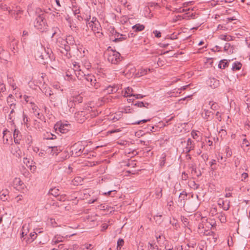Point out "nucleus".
I'll return each mask as SVG.
<instances>
[{
    "label": "nucleus",
    "instance_id": "4468645a",
    "mask_svg": "<svg viewBox=\"0 0 250 250\" xmlns=\"http://www.w3.org/2000/svg\"><path fill=\"white\" fill-rule=\"evenodd\" d=\"M118 89L116 86L109 85L103 89V92L106 94H110L117 92Z\"/></svg>",
    "mask_w": 250,
    "mask_h": 250
},
{
    "label": "nucleus",
    "instance_id": "f257e3e1",
    "mask_svg": "<svg viewBox=\"0 0 250 250\" xmlns=\"http://www.w3.org/2000/svg\"><path fill=\"white\" fill-rule=\"evenodd\" d=\"M75 73L78 79L81 80L83 77L87 82L89 83V85L87 86L89 88L97 89L101 86L100 83L97 81L94 75L89 74L85 75L81 70L77 71Z\"/></svg>",
    "mask_w": 250,
    "mask_h": 250
},
{
    "label": "nucleus",
    "instance_id": "bf43d9fd",
    "mask_svg": "<svg viewBox=\"0 0 250 250\" xmlns=\"http://www.w3.org/2000/svg\"><path fill=\"white\" fill-rule=\"evenodd\" d=\"M192 2H193L192 1H188V2H184L183 4V7L184 8L187 7V6L191 5L192 4Z\"/></svg>",
    "mask_w": 250,
    "mask_h": 250
},
{
    "label": "nucleus",
    "instance_id": "338daca9",
    "mask_svg": "<svg viewBox=\"0 0 250 250\" xmlns=\"http://www.w3.org/2000/svg\"><path fill=\"white\" fill-rule=\"evenodd\" d=\"M180 18H181V16H179V15L177 16H176V17H175L174 18H173L172 21H173V22H175L178 20H179Z\"/></svg>",
    "mask_w": 250,
    "mask_h": 250
},
{
    "label": "nucleus",
    "instance_id": "72a5a7b5",
    "mask_svg": "<svg viewBox=\"0 0 250 250\" xmlns=\"http://www.w3.org/2000/svg\"><path fill=\"white\" fill-rule=\"evenodd\" d=\"M200 134V132L199 131H194V130H193L192 131L191 133V135L192 137V138L194 139H195V140H198V141H199V134Z\"/></svg>",
    "mask_w": 250,
    "mask_h": 250
},
{
    "label": "nucleus",
    "instance_id": "6ab92c4d",
    "mask_svg": "<svg viewBox=\"0 0 250 250\" xmlns=\"http://www.w3.org/2000/svg\"><path fill=\"white\" fill-rule=\"evenodd\" d=\"M13 136L15 144H20V141L21 139V136L20 135V131L17 129H15Z\"/></svg>",
    "mask_w": 250,
    "mask_h": 250
},
{
    "label": "nucleus",
    "instance_id": "de8ad7c7",
    "mask_svg": "<svg viewBox=\"0 0 250 250\" xmlns=\"http://www.w3.org/2000/svg\"><path fill=\"white\" fill-rule=\"evenodd\" d=\"M210 112L208 111V110H205L204 113H202V116L204 118L208 119L210 116Z\"/></svg>",
    "mask_w": 250,
    "mask_h": 250
},
{
    "label": "nucleus",
    "instance_id": "393cba45",
    "mask_svg": "<svg viewBox=\"0 0 250 250\" xmlns=\"http://www.w3.org/2000/svg\"><path fill=\"white\" fill-rule=\"evenodd\" d=\"M132 29L136 32L141 31L145 29V26L143 24H136L132 26Z\"/></svg>",
    "mask_w": 250,
    "mask_h": 250
},
{
    "label": "nucleus",
    "instance_id": "bb28decb",
    "mask_svg": "<svg viewBox=\"0 0 250 250\" xmlns=\"http://www.w3.org/2000/svg\"><path fill=\"white\" fill-rule=\"evenodd\" d=\"M22 183L19 178H15L13 181L14 187L17 188L19 186H21Z\"/></svg>",
    "mask_w": 250,
    "mask_h": 250
},
{
    "label": "nucleus",
    "instance_id": "5701e85b",
    "mask_svg": "<svg viewBox=\"0 0 250 250\" xmlns=\"http://www.w3.org/2000/svg\"><path fill=\"white\" fill-rule=\"evenodd\" d=\"M242 66V65L240 62H235L233 63L231 69L233 71L239 70L241 68Z\"/></svg>",
    "mask_w": 250,
    "mask_h": 250
},
{
    "label": "nucleus",
    "instance_id": "9b49d317",
    "mask_svg": "<svg viewBox=\"0 0 250 250\" xmlns=\"http://www.w3.org/2000/svg\"><path fill=\"white\" fill-rule=\"evenodd\" d=\"M86 111H78L75 113V119L79 123H83L86 119Z\"/></svg>",
    "mask_w": 250,
    "mask_h": 250
},
{
    "label": "nucleus",
    "instance_id": "7c9ffc66",
    "mask_svg": "<svg viewBox=\"0 0 250 250\" xmlns=\"http://www.w3.org/2000/svg\"><path fill=\"white\" fill-rule=\"evenodd\" d=\"M218 218L221 223H225L226 222V216L223 212L218 213Z\"/></svg>",
    "mask_w": 250,
    "mask_h": 250
},
{
    "label": "nucleus",
    "instance_id": "3c124183",
    "mask_svg": "<svg viewBox=\"0 0 250 250\" xmlns=\"http://www.w3.org/2000/svg\"><path fill=\"white\" fill-rule=\"evenodd\" d=\"M52 86L53 88L56 89H60L61 91L62 92L63 91V89L61 88L60 85L58 83H54L53 84Z\"/></svg>",
    "mask_w": 250,
    "mask_h": 250
},
{
    "label": "nucleus",
    "instance_id": "a211bd4d",
    "mask_svg": "<svg viewBox=\"0 0 250 250\" xmlns=\"http://www.w3.org/2000/svg\"><path fill=\"white\" fill-rule=\"evenodd\" d=\"M134 91L131 87H127L125 88V92L124 93V96L126 97H133L134 95Z\"/></svg>",
    "mask_w": 250,
    "mask_h": 250
},
{
    "label": "nucleus",
    "instance_id": "774afa93",
    "mask_svg": "<svg viewBox=\"0 0 250 250\" xmlns=\"http://www.w3.org/2000/svg\"><path fill=\"white\" fill-rule=\"evenodd\" d=\"M97 199H98L97 197H95L94 198L90 199L88 201V203L89 204H92V203H94L95 202H96L97 200Z\"/></svg>",
    "mask_w": 250,
    "mask_h": 250
},
{
    "label": "nucleus",
    "instance_id": "1a4fd4ad",
    "mask_svg": "<svg viewBox=\"0 0 250 250\" xmlns=\"http://www.w3.org/2000/svg\"><path fill=\"white\" fill-rule=\"evenodd\" d=\"M71 104L70 102H68L67 101L66 103L63 104L62 103L60 105H61L62 111L64 114L69 115L73 112L74 108Z\"/></svg>",
    "mask_w": 250,
    "mask_h": 250
},
{
    "label": "nucleus",
    "instance_id": "9d476101",
    "mask_svg": "<svg viewBox=\"0 0 250 250\" xmlns=\"http://www.w3.org/2000/svg\"><path fill=\"white\" fill-rule=\"evenodd\" d=\"M8 105L9 106V109H10V113L8 115V120H10L11 122L13 123L15 119L18 108L15 103H11Z\"/></svg>",
    "mask_w": 250,
    "mask_h": 250
},
{
    "label": "nucleus",
    "instance_id": "c756f323",
    "mask_svg": "<svg viewBox=\"0 0 250 250\" xmlns=\"http://www.w3.org/2000/svg\"><path fill=\"white\" fill-rule=\"evenodd\" d=\"M151 71V69L148 68H141L139 70L138 74L139 75V76H142L145 75H146L148 72H150Z\"/></svg>",
    "mask_w": 250,
    "mask_h": 250
},
{
    "label": "nucleus",
    "instance_id": "a878e982",
    "mask_svg": "<svg viewBox=\"0 0 250 250\" xmlns=\"http://www.w3.org/2000/svg\"><path fill=\"white\" fill-rule=\"evenodd\" d=\"M49 193L53 196L57 197L60 194V191L58 188H51L49 191Z\"/></svg>",
    "mask_w": 250,
    "mask_h": 250
},
{
    "label": "nucleus",
    "instance_id": "f3484780",
    "mask_svg": "<svg viewBox=\"0 0 250 250\" xmlns=\"http://www.w3.org/2000/svg\"><path fill=\"white\" fill-rule=\"evenodd\" d=\"M225 201L222 199H219L218 201V205L220 208H222L224 210H228L229 209L230 206V202L228 201L227 205L225 204Z\"/></svg>",
    "mask_w": 250,
    "mask_h": 250
},
{
    "label": "nucleus",
    "instance_id": "4c0bfd02",
    "mask_svg": "<svg viewBox=\"0 0 250 250\" xmlns=\"http://www.w3.org/2000/svg\"><path fill=\"white\" fill-rule=\"evenodd\" d=\"M124 241L122 238H119L117 242V249L118 250H120L121 249V247L124 245Z\"/></svg>",
    "mask_w": 250,
    "mask_h": 250
},
{
    "label": "nucleus",
    "instance_id": "603ef678",
    "mask_svg": "<svg viewBox=\"0 0 250 250\" xmlns=\"http://www.w3.org/2000/svg\"><path fill=\"white\" fill-rule=\"evenodd\" d=\"M57 199L61 201H64L66 199V196L64 195H58L57 197Z\"/></svg>",
    "mask_w": 250,
    "mask_h": 250
},
{
    "label": "nucleus",
    "instance_id": "69168bd1",
    "mask_svg": "<svg viewBox=\"0 0 250 250\" xmlns=\"http://www.w3.org/2000/svg\"><path fill=\"white\" fill-rule=\"evenodd\" d=\"M187 196V193H185L184 191L181 192L179 195L180 198H184Z\"/></svg>",
    "mask_w": 250,
    "mask_h": 250
},
{
    "label": "nucleus",
    "instance_id": "5fc2aeb1",
    "mask_svg": "<svg viewBox=\"0 0 250 250\" xmlns=\"http://www.w3.org/2000/svg\"><path fill=\"white\" fill-rule=\"evenodd\" d=\"M11 99L14 100V99L13 98V96L12 94H10L7 98V102L8 104L13 103V101H10V100Z\"/></svg>",
    "mask_w": 250,
    "mask_h": 250
},
{
    "label": "nucleus",
    "instance_id": "a18cd8bd",
    "mask_svg": "<svg viewBox=\"0 0 250 250\" xmlns=\"http://www.w3.org/2000/svg\"><path fill=\"white\" fill-rule=\"evenodd\" d=\"M230 44L229 43H226L225 45H224V51H226V52H228L229 53L230 52H231V49H230Z\"/></svg>",
    "mask_w": 250,
    "mask_h": 250
},
{
    "label": "nucleus",
    "instance_id": "0eeeda50",
    "mask_svg": "<svg viewBox=\"0 0 250 250\" xmlns=\"http://www.w3.org/2000/svg\"><path fill=\"white\" fill-rule=\"evenodd\" d=\"M50 101L54 106L58 107L62 104L63 96L58 94H52L49 97Z\"/></svg>",
    "mask_w": 250,
    "mask_h": 250
},
{
    "label": "nucleus",
    "instance_id": "f8f14e48",
    "mask_svg": "<svg viewBox=\"0 0 250 250\" xmlns=\"http://www.w3.org/2000/svg\"><path fill=\"white\" fill-rule=\"evenodd\" d=\"M11 152L16 157H19L21 156V152L19 147L15 144H12L11 146Z\"/></svg>",
    "mask_w": 250,
    "mask_h": 250
},
{
    "label": "nucleus",
    "instance_id": "8fccbe9b",
    "mask_svg": "<svg viewBox=\"0 0 250 250\" xmlns=\"http://www.w3.org/2000/svg\"><path fill=\"white\" fill-rule=\"evenodd\" d=\"M150 121V119H147V120L144 119V120H140V121H139L133 123L132 124H133V125H140V124H141L142 123H146V122H147V121Z\"/></svg>",
    "mask_w": 250,
    "mask_h": 250
},
{
    "label": "nucleus",
    "instance_id": "dca6fc26",
    "mask_svg": "<svg viewBox=\"0 0 250 250\" xmlns=\"http://www.w3.org/2000/svg\"><path fill=\"white\" fill-rule=\"evenodd\" d=\"M195 144L194 142L190 138H188L187 142V146L186 147L187 152H189L191 150L194 149Z\"/></svg>",
    "mask_w": 250,
    "mask_h": 250
},
{
    "label": "nucleus",
    "instance_id": "0e129e2a",
    "mask_svg": "<svg viewBox=\"0 0 250 250\" xmlns=\"http://www.w3.org/2000/svg\"><path fill=\"white\" fill-rule=\"evenodd\" d=\"M248 177V174L247 173L244 172L242 174V180L246 179Z\"/></svg>",
    "mask_w": 250,
    "mask_h": 250
},
{
    "label": "nucleus",
    "instance_id": "e2e57ef3",
    "mask_svg": "<svg viewBox=\"0 0 250 250\" xmlns=\"http://www.w3.org/2000/svg\"><path fill=\"white\" fill-rule=\"evenodd\" d=\"M199 207V204H196V205H195L193 208L191 209V210L190 211V212H193L194 211H195L197 208H198Z\"/></svg>",
    "mask_w": 250,
    "mask_h": 250
},
{
    "label": "nucleus",
    "instance_id": "c03bdc74",
    "mask_svg": "<svg viewBox=\"0 0 250 250\" xmlns=\"http://www.w3.org/2000/svg\"><path fill=\"white\" fill-rule=\"evenodd\" d=\"M156 197L158 198H160L162 196V189L161 188H158L156 191Z\"/></svg>",
    "mask_w": 250,
    "mask_h": 250
},
{
    "label": "nucleus",
    "instance_id": "4d7b16f0",
    "mask_svg": "<svg viewBox=\"0 0 250 250\" xmlns=\"http://www.w3.org/2000/svg\"><path fill=\"white\" fill-rule=\"evenodd\" d=\"M6 90L5 85L3 83L0 84V92H4Z\"/></svg>",
    "mask_w": 250,
    "mask_h": 250
},
{
    "label": "nucleus",
    "instance_id": "680f3d73",
    "mask_svg": "<svg viewBox=\"0 0 250 250\" xmlns=\"http://www.w3.org/2000/svg\"><path fill=\"white\" fill-rule=\"evenodd\" d=\"M121 131V130L120 128H118V129H111V130H109L108 132L110 133H114L120 132Z\"/></svg>",
    "mask_w": 250,
    "mask_h": 250
},
{
    "label": "nucleus",
    "instance_id": "2f4dec72",
    "mask_svg": "<svg viewBox=\"0 0 250 250\" xmlns=\"http://www.w3.org/2000/svg\"><path fill=\"white\" fill-rule=\"evenodd\" d=\"M63 238L60 236H56L54 237L52 240V244H56L59 242L62 241Z\"/></svg>",
    "mask_w": 250,
    "mask_h": 250
},
{
    "label": "nucleus",
    "instance_id": "2eb2a0df",
    "mask_svg": "<svg viewBox=\"0 0 250 250\" xmlns=\"http://www.w3.org/2000/svg\"><path fill=\"white\" fill-rule=\"evenodd\" d=\"M71 5H72V10L75 16L77 15V18L79 20H81V19H82V18L80 16L78 15V14L80 13V11L79 8L77 7V6L76 5V2L72 1V4H71Z\"/></svg>",
    "mask_w": 250,
    "mask_h": 250
},
{
    "label": "nucleus",
    "instance_id": "052dcab7",
    "mask_svg": "<svg viewBox=\"0 0 250 250\" xmlns=\"http://www.w3.org/2000/svg\"><path fill=\"white\" fill-rule=\"evenodd\" d=\"M227 35H221L219 36V38L223 41H227Z\"/></svg>",
    "mask_w": 250,
    "mask_h": 250
},
{
    "label": "nucleus",
    "instance_id": "6e6552de",
    "mask_svg": "<svg viewBox=\"0 0 250 250\" xmlns=\"http://www.w3.org/2000/svg\"><path fill=\"white\" fill-rule=\"evenodd\" d=\"M43 52H40L38 51L36 56L43 61V62H45V61L48 59H50L51 55H52V51L47 48V49H44L42 50Z\"/></svg>",
    "mask_w": 250,
    "mask_h": 250
},
{
    "label": "nucleus",
    "instance_id": "39448f33",
    "mask_svg": "<svg viewBox=\"0 0 250 250\" xmlns=\"http://www.w3.org/2000/svg\"><path fill=\"white\" fill-rule=\"evenodd\" d=\"M86 24L87 27L90 28L95 34H97V37L101 38L102 37L103 34L101 32L102 28L99 21L87 22Z\"/></svg>",
    "mask_w": 250,
    "mask_h": 250
},
{
    "label": "nucleus",
    "instance_id": "864d4df0",
    "mask_svg": "<svg viewBox=\"0 0 250 250\" xmlns=\"http://www.w3.org/2000/svg\"><path fill=\"white\" fill-rule=\"evenodd\" d=\"M189 9H184V8H182L181 7L179 8V9H175V11L176 12H178V13H182V12H186L187 11H188L189 10Z\"/></svg>",
    "mask_w": 250,
    "mask_h": 250
},
{
    "label": "nucleus",
    "instance_id": "cd10ccee",
    "mask_svg": "<svg viewBox=\"0 0 250 250\" xmlns=\"http://www.w3.org/2000/svg\"><path fill=\"white\" fill-rule=\"evenodd\" d=\"M228 65L229 62L226 60H223L220 62L218 64V67L221 69H225L226 67H228Z\"/></svg>",
    "mask_w": 250,
    "mask_h": 250
},
{
    "label": "nucleus",
    "instance_id": "ea45409f",
    "mask_svg": "<svg viewBox=\"0 0 250 250\" xmlns=\"http://www.w3.org/2000/svg\"><path fill=\"white\" fill-rule=\"evenodd\" d=\"M23 163L27 167H32V161L30 162V160L27 158H23Z\"/></svg>",
    "mask_w": 250,
    "mask_h": 250
},
{
    "label": "nucleus",
    "instance_id": "20e7f679",
    "mask_svg": "<svg viewBox=\"0 0 250 250\" xmlns=\"http://www.w3.org/2000/svg\"><path fill=\"white\" fill-rule=\"evenodd\" d=\"M70 149L72 156L78 157L84 151V146L82 145V142H79L74 144Z\"/></svg>",
    "mask_w": 250,
    "mask_h": 250
},
{
    "label": "nucleus",
    "instance_id": "c9c22d12",
    "mask_svg": "<svg viewBox=\"0 0 250 250\" xmlns=\"http://www.w3.org/2000/svg\"><path fill=\"white\" fill-rule=\"evenodd\" d=\"M92 249V245L90 244H85L84 245L82 246L80 248L79 250H91Z\"/></svg>",
    "mask_w": 250,
    "mask_h": 250
},
{
    "label": "nucleus",
    "instance_id": "f03ea898",
    "mask_svg": "<svg viewBox=\"0 0 250 250\" xmlns=\"http://www.w3.org/2000/svg\"><path fill=\"white\" fill-rule=\"evenodd\" d=\"M34 27L39 31L43 32L46 29L47 24L45 20V14L42 13L36 18L34 22Z\"/></svg>",
    "mask_w": 250,
    "mask_h": 250
},
{
    "label": "nucleus",
    "instance_id": "4be33fe9",
    "mask_svg": "<svg viewBox=\"0 0 250 250\" xmlns=\"http://www.w3.org/2000/svg\"><path fill=\"white\" fill-rule=\"evenodd\" d=\"M115 39L114 40V41L117 42V41H122L123 40H124L126 39V37L125 35H123L122 34H120V33L117 32L116 31L115 32Z\"/></svg>",
    "mask_w": 250,
    "mask_h": 250
},
{
    "label": "nucleus",
    "instance_id": "37998d69",
    "mask_svg": "<svg viewBox=\"0 0 250 250\" xmlns=\"http://www.w3.org/2000/svg\"><path fill=\"white\" fill-rule=\"evenodd\" d=\"M74 97L78 104L82 103L83 98L80 95H77L74 96Z\"/></svg>",
    "mask_w": 250,
    "mask_h": 250
},
{
    "label": "nucleus",
    "instance_id": "58836bf2",
    "mask_svg": "<svg viewBox=\"0 0 250 250\" xmlns=\"http://www.w3.org/2000/svg\"><path fill=\"white\" fill-rule=\"evenodd\" d=\"M22 13V11L20 9V7H17L14 10V12L12 11L11 14L12 15H21Z\"/></svg>",
    "mask_w": 250,
    "mask_h": 250
},
{
    "label": "nucleus",
    "instance_id": "13d9d810",
    "mask_svg": "<svg viewBox=\"0 0 250 250\" xmlns=\"http://www.w3.org/2000/svg\"><path fill=\"white\" fill-rule=\"evenodd\" d=\"M144 97H145V95H143L141 94H134L133 96V97H134L135 99H141V98H144Z\"/></svg>",
    "mask_w": 250,
    "mask_h": 250
},
{
    "label": "nucleus",
    "instance_id": "f704fd0d",
    "mask_svg": "<svg viewBox=\"0 0 250 250\" xmlns=\"http://www.w3.org/2000/svg\"><path fill=\"white\" fill-rule=\"evenodd\" d=\"M67 101L68 102H70V103L72 105V106L74 108L75 107L76 104H78L77 103L74 96H72L69 97L68 98H67Z\"/></svg>",
    "mask_w": 250,
    "mask_h": 250
},
{
    "label": "nucleus",
    "instance_id": "ddd939ff",
    "mask_svg": "<svg viewBox=\"0 0 250 250\" xmlns=\"http://www.w3.org/2000/svg\"><path fill=\"white\" fill-rule=\"evenodd\" d=\"M45 151L46 152L50 153L52 155H57L61 151V150L57 146H48L46 148Z\"/></svg>",
    "mask_w": 250,
    "mask_h": 250
},
{
    "label": "nucleus",
    "instance_id": "49530a36",
    "mask_svg": "<svg viewBox=\"0 0 250 250\" xmlns=\"http://www.w3.org/2000/svg\"><path fill=\"white\" fill-rule=\"evenodd\" d=\"M25 228H26V229H27V227H26V225H23L22 227V231L21 234V238H23L25 235H27V231L25 230Z\"/></svg>",
    "mask_w": 250,
    "mask_h": 250
},
{
    "label": "nucleus",
    "instance_id": "c85d7f7f",
    "mask_svg": "<svg viewBox=\"0 0 250 250\" xmlns=\"http://www.w3.org/2000/svg\"><path fill=\"white\" fill-rule=\"evenodd\" d=\"M65 42L69 45H74L75 44L74 38L71 35H69L66 37Z\"/></svg>",
    "mask_w": 250,
    "mask_h": 250
},
{
    "label": "nucleus",
    "instance_id": "09e8293b",
    "mask_svg": "<svg viewBox=\"0 0 250 250\" xmlns=\"http://www.w3.org/2000/svg\"><path fill=\"white\" fill-rule=\"evenodd\" d=\"M37 234L35 232H33L30 233V240L29 241L32 242L37 237Z\"/></svg>",
    "mask_w": 250,
    "mask_h": 250
},
{
    "label": "nucleus",
    "instance_id": "473e14b6",
    "mask_svg": "<svg viewBox=\"0 0 250 250\" xmlns=\"http://www.w3.org/2000/svg\"><path fill=\"white\" fill-rule=\"evenodd\" d=\"M65 79L67 81H76V79L74 78L73 76L71 74L70 71H68L66 72V76Z\"/></svg>",
    "mask_w": 250,
    "mask_h": 250
},
{
    "label": "nucleus",
    "instance_id": "6e6d98bb",
    "mask_svg": "<svg viewBox=\"0 0 250 250\" xmlns=\"http://www.w3.org/2000/svg\"><path fill=\"white\" fill-rule=\"evenodd\" d=\"M153 34H154L155 36L157 38H160L161 37V33L157 30H154L153 32Z\"/></svg>",
    "mask_w": 250,
    "mask_h": 250
},
{
    "label": "nucleus",
    "instance_id": "423d86ee",
    "mask_svg": "<svg viewBox=\"0 0 250 250\" xmlns=\"http://www.w3.org/2000/svg\"><path fill=\"white\" fill-rule=\"evenodd\" d=\"M54 128L57 133H66L70 130L71 126L68 124L57 123L55 125Z\"/></svg>",
    "mask_w": 250,
    "mask_h": 250
},
{
    "label": "nucleus",
    "instance_id": "412c9836",
    "mask_svg": "<svg viewBox=\"0 0 250 250\" xmlns=\"http://www.w3.org/2000/svg\"><path fill=\"white\" fill-rule=\"evenodd\" d=\"M8 196V191L7 190H3L0 193V199L2 201H5L7 200V196Z\"/></svg>",
    "mask_w": 250,
    "mask_h": 250
},
{
    "label": "nucleus",
    "instance_id": "a19ab883",
    "mask_svg": "<svg viewBox=\"0 0 250 250\" xmlns=\"http://www.w3.org/2000/svg\"><path fill=\"white\" fill-rule=\"evenodd\" d=\"M134 105L139 107H146V105H148V104L147 103H144L143 102H138L135 104H134Z\"/></svg>",
    "mask_w": 250,
    "mask_h": 250
},
{
    "label": "nucleus",
    "instance_id": "b1692460",
    "mask_svg": "<svg viewBox=\"0 0 250 250\" xmlns=\"http://www.w3.org/2000/svg\"><path fill=\"white\" fill-rule=\"evenodd\" d=\"M41 90L46 96L50 97L52 95V91L50 87L45 86L44 87H42Z\"/></svg>",
    "mask_w": 250,
    "mask_h": 250
},
{
    "label": "nucleus",
    "instance_id": "7ed1b4c3",
    "mask_svg": "<svg viewBox=\"0 0 250 250\" xmlns=\"http://www.w3.org/2000/svg\"><path fill=\"white\" fill-rule=\"evenodd\" d=\"M107 60L113 64H117L121 61L120 54L112 50H108L106 53Z\"/></svg>",
    "mask_w": 250,
    "mask_h": 250
},
{
    "label": "nucleus",
    "instance_id": "aec40b11",
    "mask_svg": "<svg viewBox=\"0 0 250 250\" xmlns=\"http://www.w3.org/2000/svg\"><path fill=\"white\" fill-rule=\"evenodd\" d=\"M209 84L211 88H215L219 86V82L214 78H212L209 80Z\"/></svg>",
    "mask_w": 250,
    "mask_h": 250
},
{
    "label": "nucleus",
    "instance_id": "79ce46f5",
    "mask_svg": "<svg viewBox=\"0 0 250 250\" xmlns=\"http://www.w3.org/2000/svg\"><path fill=\"white\" fill-rule=\"evenodd\" d=\"M225 152L226 153L227 157H230L232 155V152L231 149L229 146H227L225 149Z\"/></svg>",
    "mask_w": 250,
    "mask_h": 250
},
{
    "label": "nucleus",
    "instance_id": "e433bc0d",
    "mask_svg": "<svg viewBox=\"0 0 250 250\" xmlns=\"http://www.w3.org/2000/svg\"><path fill=\"white\" fill-rule=\"evenodd\" d=\"M73 71H74L75 72L77 71L81 70V66H80V63L79 62H74L73 63Z\"/></svg>",
    "mask_w": 250,
    "mask_h": 250
}]
</instances>
